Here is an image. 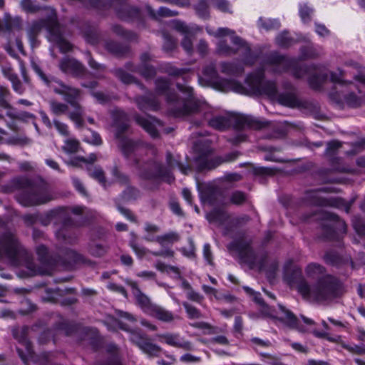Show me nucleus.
I'll list each match as a JSON object with an SVG mask.
<instances>
[{"instance_id":"c9c22d12","label":"nucleus","mask_w":365,"mask_h":365,"mask_svg":"<svg viewBox=\"0 0 365 365\" xmlns=\"http://www.w3.org/2000/svg\"><path fill=\"white\" fill-rule=\"evenodd\" d=\"M305 272L309 278L317 279V280L324 276L326 269L319 264L310 263L307 266Z\"/></svg>"},{"instance_id":"c85d7f7f","label":"nucleus","mask_w":365,"mask_h":365,"mask_svg":"<svg viewBox=\"0 0 365 365\" xmlns=\"http://www.w3.org/2000/svg\"><path fill=\"white\" fill-rule=\"evenodd\" d=\"M136 103L139 109L143 111L147 110H157L160 108L159 102L153 94L137 98Z\"/></svg>"},{"instance_id":"412c9836","label":"nucleus","mask_w":365,"mask_h":365,"mask_svg":"<svg viewBox=\"0 0 365 365\" xmlns=\"http://www.w3.org/2000/svg\"><path fill=\"white\" fill-rule=\"evenodd\" d=\"M113 126L115 128V138H121L129 128L128 118L125 112L115 110L112 112Z\"/></svg>"},{"instance_id":"5701e85b","label":"nucleus","mask_w":365,"mask_h":365,"mask_svg":"<svg viewBox=\"0 0 365 365\" xmlns=\"http://www.w3.org/2000/svg\"><path fill=\"white\" fill-rule=\"evenodd\" d=\"M332 189L330 187H321L317 190H308L304 192L302 201L309 205L324 206L326 205L324 198L319 196V192H331Z\"/></svg>"},{"instance_id":"2f4dec72","label":"nucleus","mask_w":365,"mask_h":365,"mask_svg":"<svg viewBox=\"0 0 365 365\" xmlns=\"http://www.w3.org/2000/svg\"><path fill=\"white\" fill-rule=\"evenodd\" d=\"M146 9L149 16L153 19H158V17H174L179 15V12L178 11L171 10L165 6L160 7L157 11H155L150 6H147Z\"/></svg>"},{"instance_id":"a211bd4d","label":"nucleus","mask_w":365,"mask_h":365,"mask_svg":"<svg viewBox=\"0 0 365 365\" xmlns=\"http://www.w3.org/2000/svg\"><path fill=\"white\" fill-rule=\"evenodd\" d=\"M284 87L287 89V91L282 93L279 95L277 93L274 97L277 96L278 102L288 107H297L300 106V101L297 96V93L295 88L292 86L289 83H285L284 84ZM271 98H274V96H270Z\"/></svg>"},{"instance_id":"09e8293b","label":"nucleus","mask_w":365,"mask_h":365,"mask_svg":"<svg viewBox=\"0 0 365 365\" xmlns=\"http://www.w3.org/2000/svg\"><path fill=\"white\" fill-rule=\"evenodd\" d=\"M230 125V120L223 116H215L210 120L209 125L212 128L222 130L228 128Z\"/></svg>"},{"instance_id":"bf43d9fd","label":"nucleus","mask_w":365,"mask_h":365,"mask_svg":"<svg viewBox=\"0 0 365 365\" xmlns=\"http://www.w3.org/2000/svg\"><path fill=\"white\" fill-rule=\"evenodd\" d=\"M80 148L79 142L76 139H68L62 147L63 150L67 153H75Z\"/></svg>"},{"instance_id":"1a4fd4ad","label":"nucleus","mask_w":365,"mask_h":365,"mask_svg":"<svg viewBox=\"0 0 365 365\" xmlns=\"http://www.w3.org/2000/svg\"><path fill=\"white\" fill-rule=\"evenodd\" d=\"M166 166L162 163H155L154 168L155 169V173H142V175L146 178H150L155 176H165V181L171 183L175 180V177L173 175V170L175 168H178L185 175L191 170L189 165H183L178 159L174 158L170 151L166 153Z\"/></svg>"},{"instance_id":"bb28decb","label":"nucleus","mask_w":365,"mask_h":365,"mask_svg":"<svg viewBox=\"0 0 365 365\" xmlns=\"http://www.w3.org/2000/svg\"><path fill=\"white\" fill-rule=\"evenodd\" d=\"M36 254L40 262L49 268H52L58 264L57 255H51L44 245H39L36 247Z\"/></svg>"},{"instance_id":"72a5a7b5","label":"nucleus","mask_w":365,"mask_h":365,"mask_svg":"<svg viewBox=\"0 0 365 365\" xmlns=\"http://www.w3.org/2000/svg\"><path fill=\"white\" fill-rule=\"evenodd\" d=\"M279 308L282 313L284 314V317H280L279 319L286 323L290 327L300 329L299 322L297 317L284 306L279 304Z\"/></svg>"},{"instance_id":"39448f33","label":"nucleus","mask_w":365,"mask_h":365,"mask_svg":"<svg viewBox=\"0 0 365 365\" xmlns=\"http://www.w3.org/2000/svg\"><path fill=\"white\" fill-rule=\"evenodd\" d=\"M0 255L6 257L14 267L24 265L31 271H36L32 257L13 232L6 231L0 236Z\"/></svg>"},{"instance_id":"6ab92c4d","label":"nucleus","mask_w":365,"mask_h":365,"mask_svg":"<svg viewBox=\"0 0 365 365\" xmlns=\"http://www.w3.org/2000/svg\"><path fill=\"white\" fill-rule=\"evenodd\" d=\"M125 282L131 287L132 293L134 295L138 304L145 313L148 314L155 304H153L149 297L142 292L137 282L130 279H126Z\"/></svg>"},{"instance_id":"774afa93","label":"nucleus","mask_w":365,"mask_h":365,"mask_svg":"<svg viewBox=\"0 0 365 365\" xmlns=\"http://www.w3.org/2000/svg\"><path fill=\"white\" fill-rule=\"evenodd\" d=\"M259 25L262 28L267 31L272 29H278L280 26L279 22L276 19H267L264 20L260 18L259 20Z\"/></svg>"},{"instance_id":"864d4df0","label":"nucleus","mask_w":365,"mask_h":365,"mask_svg":"<svg viewBox=\"0 0 365 365\" xmlns=\"http://www.w3.org/2000/svg\"><path fill=\"white\" fill-rule=\"evenodd\" d=\"M111 173L115 178L116 182L121 185H127L130 182V177L120 171L118 166L115 165L112 168Z\"/></svg>"},{"instance_id":"338daca9","label":"nucleus","mask_w":365,"mask_h":365,"mask_svg":"<svg viewBox=\"0 0 365 365\" xmlns=\"http://www.w3.org/2000/svg\"><path fill=\"white\" fill-rule=\"evenodd\" d=\"M230 202L236 205H241L247 200V195L242 191H235L230 197Z\"/></svg>"},{"instance_id":"e433bc0d","label":"nucleus","mask_w":365,"mask_h":365,"mask_svg":"<svg viewBox=\"0 0 365 365\" xmlns=\"http://www.w3.org/2000/svg\"><path fill=\"white\" fill-rule=\"evenodd\" d=\"M165 341L171 346L182 348L185 350L192 349V345L189 341H180L176 334H165L160 336Z\"/></svg>"},{"instance_id":"7c9ffc66","label":"nucleus","mask_w":365,"mask_h":365,"mask_svg":"<svg viewBox=\"0 0 365 365\" xmlns=\"http://www.w3.org/2000/svg\"><path fill=\"white\" fill-rule=\"evenodd\" d=\"M148 314L163 322H171L175 319L171 312L155 304L151 308Z\"/></svg>"},{"instance_id":"7ed1b4c3","label":"nucleus","mask_w":365,"mask_h":365,"mask_svg":"<svg viewBox=\"0 0 365 365\" xmlns=\"http://www.w3.org/2000/svg\"><path fill=\"white\" fill-rule=\"evenodd\" d=\"M32 68L46 86L52 88L56 94L63 96L65 101L73 108V110L68 113V118L75 123L76 128H83L85 125L83 119L84 108L79 103L81 98V91L77 88L66 85L63 81L53 76L46 75L35 63L32 64Z\"/></svg>"},{"instance_id":"8fccbe9b","label":"nucleus","mask_w":365,"mask_h":365,"mask_svg":"<svg viewBox=\"0 0 365 365\" xmlns=\"http://www.w3.org/2000/svg\"><path fill=\"white\" fill-rule=\"evenodd\" d=\"M51 111L56 115H61L63 114H67L69 110V106L68 103H64L56 101H50Z\"/></svg>"},{"instance_id":"0e129e2a","label":"nucleus","mask_w":365,"mask_h":365,"mask_svg":"<svg viewBox=\"0 0 365 365\" xmlns=\"http://www.w3.org/2000/svg\"><path fill=\"white\" fill-rule=\"evenodd\" d=\"M313 13V9L309 7L307 4L300 5L299 16L304 23H308L311 21V16Z\"/></svg>"},{"instance_id":"dca6fc26","label":"nucleus","mask_w":365,"mask_h":365,"mask_svg":"<svg viewBox=\"0 0 365 365\" xmlns=\"http://www.w3.org/2000/svg\"><path fill=\"white\" fill-rule=\"evenodd\" d=\"M50 14L46 18V24L45 28L48 34L50 41L54 42L59 41L63 36L61 25L58 21L56 10L53 8H48Z\"/></svg>"},{"instance_id":"4468645a","label":"nucleus","mask_w":365,"mask_h":365,"mask_svg":"<svg viewBox=\"0 0 365 365\" xmlns=\"http://www.w3.org/2000/svg\"><path fill=\"white\" fill-rule=\"evenodd\" d=\"M59 68L62 72L77 78H81L87 73L86 68L80 61L68 57H65L60 61Z\"/></svg>"},{"instance_id":"a878e982","label":"nucleus","mask_w":365,"mask_h":365,"mask_svg":"<svg viewBox=\"0 0 365 365\" xmlns=\"http://www.w3.org/2000/svg\"><path fill=\"white\" fill-rule=\"evenodd\" d=\"M104 48L109 53L118 58L127 56L130 52L129 46L113 40H106Z\"/></svg>"},{"instance_id":"aec40b11","label":"nucleus","mask_w":365,"mask_h":365,"mask_svg":"<svg viewBox=\"0 0 365 365\" xmlns=\"http://www.w3.org/2000/svg\"><path fill=\"white\" fill-rule=\"evenodd\" d=\"M324 259L327 264L334 266L338 269L346 267H350L351 269H354V262L350 257L348 256H340L336 252H327L324 257Z\"/></svg>"},{"instance_id":"423d86ee","label":"nucleus","mask_w":365,"mask_h":365,"mask_svg":"<svg viewBox=\"0 0 365 365\" xmlns=\"http://www.w3.org/2000/svg\"><path fill=\"white\" fill-rule=\"evenodd\" d=\"M13 185L20 191L17 199L24 206L30 207L45 204L53 199L45 186L34 183L28 178H16L14 180Z\"/></svg>"},{"instance_id":"c03bdc74","label":"nucleus","mask_w":365,"mask_h":365,"mask_svg":"<svg viewBox=\"0 0 365 365\" xmlns=\"http://www.w3.org/2000/svg\"><path fill=\"white\" fill-rule=\"evenodd\" d=\"M111 31L116 36L128 41H133L137 38L135 33L125 29L122 26L114 24L111 26Z\"/></svg>"},{"instance_id":"13d9d810","label":"nucleus","mask_w":365,"mask_h":365,"mask_svg":"<svg viewBox=\"0 0 365 365\" xmlns=\"http://www.w3.org/2000/svg\"><path fill=\"white\" fill-rule=\"evenodd\" d=\"M141 349L146 354L150 356H158L161 351V348L158 345L153 344L148 339L145 344L141 347Z\"/></svg>"},{"instance_id":"680f3d73","label":"nucleus","mask_w":365,"mask_h":365,"mask_svg":"<svg viewBox=\"0 0 365 365\" xmlns=\"http://www.w3.org/2000/svg\"><path fill=\"white\" fill-rule=\"evenodd\" d=\"M170 87V82L164 78H158L155 80V91L158 94L165 93Z\"/></svg>"},{"instance_id":"4c0bfd02","label":"nucleus","mask_w":365,"mask_h":365,"mask_svg":"<svg viewBox=\"0 0 365 365\" xmlns=\"http://www.w3.org/2000/svg\"><path fill=\"white\" fill-rule=\"evenodd\" d=\"M125 189L122 192L118 199L115 200L129 202L131 200H135L140 195V190L134 187L129 185H125Z\"/></svg>"},{"instance_id":"c756f323","label":"nucleus","mask_w":365,"mask_h":365,"mask_svg":"<svg viewBox=\"0 0 365 365\" xmlns=\"http://www.w3.org/2000/svg\"><path fill=\"white\" fill-rule=\"evenodd\" d=\"M134 118L136 123L143 129H145L151 135L152 138H155L158 137V132L153 123V121L159 123L160 121L158 120L150 118V119L153 120L152 121L151 120L139 115H135Z\"/></svg>"},{"instance_id":"4be33fe9","label":"nucleus","mask_w":365,"mask_h":365,"mask_svg":"<svg viewBox=\"0 0 365 365\" xmlns=\"http://www.w3.org/2000/svg\"><path fill=\"white\" fill-rule=\"evenodd\" d=\"M113 9L118 17L124 21L135 20L140 17V9L127 3L114 5Z\"/></svg>"},{"instance_id":"b1692460","label":"nucleus","mask_w":365,"mask_h":365,"mask_svg":"<svg viewBox=\"0 0 365 365\" xmlns=\"http://www.w3.org/2000/svg\"><path fill=\"white\" fill-rule=\"evenodd\" d=\"M46 24V18L33 21L27 27L26 33L29 37L31 46L35 47L38 45L37 37L45 28Z\"/></svg>"},{"instance_id":"9b49d317","label":"nucleus","mask_w":365,"mask_h":365,"mask_svg":"<svg viewBox=\"0 0 365 365\" xmlns=\"http://www.w3.org/2000/svg\"><path fill=\"white\" fill-rule=\"evenodd\" d=\"M323 218L326 220L322 225V236L327 240H334L338 233H345L346 225L344 221L331 212H324Z\"/></svg>"},{"instance_id":"20e7f679","label":"nucleus","mask_w":365,"mask_h":365,"mask_svg":"<svg viewBox=\"0 0 365 365\" xmlns=\"http://www.w3.org/2000/svg\"><path fill=\"white\" fill-rule=\"evenodd\" d=\"M176 86L179 91L185 96L180 98L175 93H169L166 96V99L170 105V113L176 118H184L189 115L197 114L206 109L205 103L197 100L193 93L192 88L177 83Z\"/></svg>"},{"instance_id":"e2e57ef3","label":"nucleus","mask_w":365,"mask_h":365,"mask_svg":"<svg viewBox=\"0 0 365 365\" xmlns=\"http://www.w3.org/2000/svg\"><path fill=\"white\" fill-rule=\"evenodd\" d=\"M163 50L166 52L173 51L177 46L176 40L168 33H163Z\"/></svg>"},{"instance_id":"9d476101","label":"nucleus","mask_w":365,"mask_h":365,"mask_svg":"<svg viewBox=\"0 0 365 365\" xmlns=\"http://www.w3.org/2000/svg\"><path fill=\"white\" fill-rule=\"evenodd\" d=\"M284 280L291 287L296 288L303 297H307L309 283L304 277L301 268L292 264H286L284 269Z\"/></svg>"},{"instance_id":"ea45409f","label":"nucleus","mask_w":365,"mask_h":365,"mask_svg":"<svg viewBox=\"0 0 365 365\" xmlns=\"http://www.w3.org/2000/svg\"><path fill=\"white\" fill-rule=\"evenodd\" d=\"M83 33L88 43L95 45L99 42L100 34L96 26H86L83 29Z\"/></svg>"},{"instance_id":"6e6d98bb","label":"nucleus","mask_w":365,"mask_h":365,"mask_svg":"<svg viewBox=\"0 0 365 365\" xmlns=\"http://www.w3.org/2000/svg\"><path fill=\"white\" fill-rule=\"evenodd\" d=\"M228 217V214L222 210H215L207 216L210 222H217L220 224H223Z\"/></svg>"},{"instance_id":"603ef678","label":"nucleus","mask_w":365,"mask_h":365,"mask_svg":"<svg viewBox=\"0 0 365 365\" xmlns=\"http://www.w3.org/2000/svg\"><path fill=\"white\" fill-rule=\"evenodd\" d=\"M180 240L178 234L175 232H170L164 235L157 236L155 241L159 243L161 246L165 247L168 244H173Z\"/></svg>"},{"instance_id":"37998d69","label":"nucleus","mask_w":365,"mask_h":365,"mask_svg":"<svg viewBox=\"0 0 365 365\" xmlns=\"http://www.w3.org/2000/svg\"><path fill=\"white\" fill-rule=\"evenodd\" d=\"M136 73H139L145 79L150 80L155 76L157 71L153 66L149 63H144L140 64L138 66Z\"/></svg>"},{"instance_id":"49530a36","label":"nucleus","mask_w":365,"mask_h":365,"mask_svg":"<svg viewBox=\"0 0 365 365\" xmlns=\"http://www.w3.org/2000/svg\"><path fill=\"white\" fill-rule=\"evenodd\" d=\"M56 329L63 333L66 336L71 335L76 330V326L66 319H61L56 324Z\"/></svg>"},{"instance_id":"3c124183","label":"nucleus","mask_w":365,"mask_h":365,"mask_svg":"<svg viewBox=\"0 0 365 365\" xmlns=\"http://www.w3.org/2000/svg\"><path fill=\"white\" fill-rule=\"evenodd\" d=\"M23 11L29 14H36L43 9V7L36 4L33 0H21L20 3ZM48 7H43L44 9H48Z\"/></svg>"},{"instance_id":"de8ad7c7","label":"nucleus","mask_w":365,"mask_h":365,"mask_svg":"<svg viewBox=\"0 0 365 365\" xmlns=\"http://www.w3.org/2000/svg\"><path fill=\"white\" fill-rule=\"evenodd\" d=\"M56 329L63 333L66 336L71 335L76 330V326L66 319H61L56 324Z\"/></svg>"},{"instance_id":"4d7b16f0","label":"nucleus","mask_w":365,"mask_h":365,"mask_svg":"<svg viewBox=\"0 0 365 365\" xmlns=\"http://www.w3.org/2000/svg\"><path fill=\"white\" fill-rule=\"evenodd\" d=\"M313 334L315 336H317L318 338L326 339L331 342H336V343L341 344L343 347H344L346 349L350 350V348L348 346L344 344L341 342V337L340 336H336L333 337V336H331L327 332L319 331L317 330H314L313 331Z\"/></svg>"},{"instance_id":"052dcab7","label":"nucleus","mask_w":365,"mask_h":365,"mask_svg":"<svg viewBox=\"0 0 365 365\" xmlns=\"http://www.w3.org/2000/svg\"><path fill=\"white\" fill-rule=\"evenodd\" d=\"M130 339L141 349L143 345L147 341L148 338L145 335L141 334L139 331L133 330L130 331Z\"/></svg>"},{"instance_id":"f3484780","label":"nucleus","mask_w":365,"mask_h":365,"mask_svg":"<svg viewBox=\"0 0 365 365\" xmlns=\"http://www.w3.org/2000/svg\"><path fill=\"white\" fill-rule=\"evenodd\" d=\"M119 140V148L123 155L128 159L131 155L136 156L138 152L144 148V145L140 141H135L121 135V138H116ZM137 158L135 157L133 160Z\"/></svg>"},{"instance_id":"0eeeda50","label":"nucleus","mask_w":365,"mask_h":365,"mask_svg":"<svg viewBox=\"0 0 365 365\" xmlns=\"http://www.w3.org/2000/svg\"><path fill=\"white\" fill-rule=\"evenodd\" d=\"M309 292L305 299L313 298L318 302H329L343 294L341 282L331 274L318 279L313 285L308 286Z\"/></svg>"},{"instance_id":"f257e3e1","label":"nucleus","mask_w":365,"mask_h":365,"mask_svg":"<svg viewBox=\"0 0 365 365\" xmlns=\"http://www.w3.org/2000/svg\"><path fill=\"white\" fill-rule=\"evenodd\" d=\"M282 73L292 71L296 78H301L308 72L307 66H299L295 60L290 59L277 52L267 54L261 63V68L249 74L245 80L246 86L232 79H223L220 84L222 91H233L247 95H266L274 96L277 94V84L273 81L264 80V71Z\"/></svg>"},{"instance_id":"69168bd1","label":"nucleus","mask_w":365,"mask_h":365,"mask_svg":"<svg viewBox=\"0 0 365 365\" xmlns=\"http://www.w3.org/2000/svg\"><path fill=\"white\" fill-rule=\"evenodd\" d=\"M293 42V39L288 36V33L284 31L279 34L276 38V43L278 46L283 48H287Z\"/></svg>"},{"instance_id":"a18cd8bd","label":"nucleus","mask_w":365,"mask_h":365,"mask_svg":"<svg viewBox=\"0 0 365 365\" xmlns=\"http://www.w3.org/2000/svg\"><path fill=\"white\" fill-rule=\"evenodd\" d=\"M193 8L198 16L208 19L210 18L209 4L207 0H198Z\"/></svg>"},{"instance_id":"6e6552de","label":"nucleus","mask_w":365,"mask_h":365,"mask_svg":"<svg viewBox=\"0 0 365 365\" xmlns=\"http://www.w3.org/2000/svg\"><path fill=\"white\" fill-rule=\"evenodd\" d=\"M231 42L235 47L230 46L224 40H221L217 43V52L224 56H231L240 53L242 57V61L245 65L252 66L259 58V54L252 51L250 46L242 38L237 36L231 37Z\"/></svg>"},{"instance_id":"2eb2a0df","label":"nucleus","mask_w":365,"mask_h":365,"mask_svg":"<svg viewBox=\"0 0 365 365\" xmlns=\"http://www.w3.org/2000/svg\"><path fill=\"white\" fill-rule=\"evenodd\" d=\"M155 163H161L160 162L149 160L143 163H140V160L138 158H135L132 160L131 166L134 167L136 170V175L141 180L150 181L155 180L158 179H163L165 181V176H155L151 177L150 178H144L142 175V173H155V169L154 168Z\"/></svg>"},{"instance_id":"5fc2aeb1","label":"nucleus","mask_w":365,"mask_h":365,"mask_svg":"<svg viewBox=\"0 0 365 365\" xmlns=\"http://www.w3.org/2000/svg\"><path fill=\"white\" fill-rule=\"evenodd\" d=\"M112 72L123 83L130 84L138 82L133 76L126 73L123 68H115Z\"/></svg>"},{"instance_id":"cd10ccee","label":"nucleus","mask_w":365,"mask_h":365,"mask_svg":"<svg viewBox=\"0 0 365 365\" xmlns=\"http://www.w3.org/2000/svg\"><path fill=\"white\" fill-rule=\"evenodd\" d=\"M61 252L63 257L57 256L58 264H84L86 262L85 257L73 250H65Z\"/></svg>"},{"instance_id":"473e14b6","label":"nucleus","mask_w":365,"mask_h":365,"mask_svg":"<svg viewBox=\"0 0 365 365\" xmlns=\"http://www.w3.org/2000/svg\"><path fill=\"white\" fill-rule=\"evenodd\" d=\"M170 27L185 36H194L195 34V29L194 27H191L185 22L178 19L171 21Z\"/></svg>"},{"instance_id":"ddd939ff","label":"nucleus","mask_w":365,"mask_h":365,"mask_svg":"<svg viewBox=\"0 0 365 365\" xmlns=\"http://www.w3.org/2000/svg\"><path fill=\"white\" fill-rule=\"evenodd\" d=\"M76 222L71 217H66L61 227L57 232V237L68 244H76L78 240V233L76 230Z\"/></svg>"},{"instance_id":"f8f14e48","label":"nucleus","mask_w":365,"mask_h":365,"mask_svg":"<svg viewBox=\"0 0 365 365\" xmlns=\"http://www.w3.org/2000/svg\"><path fill=\"white\" fill-rule=\"evenodd\" d=\"M232 124L237 130L246 128L264 130L271 128L272 123L267 120H259L251 115H237L233 117Z\"/></svg>"},{"instance_id":"f03ea898","label":"nucleus","mask_w":365,"mask_h":365,"mask_svg":"<svg viewBox=\"0 0 365 365\" xmlns=\"http://www.w3.org/2000/svg\"><path fill=\"white\" fill-rule=\"evenodd\" d=\"M252 240L242 236L227 245L230 252L236 251L240 262L246 264L250 269L258 267L259 271H265L267 278L274 279L279 263L276 259H269L265 252L257 254L252 247Z\"/></svg>"},{"instance_id":"f704fd0d","label":"nucleus","mask_w":365,"mask_h":365,"mask_svg":"<svg viewBox=\"0 0 365 365\" xmlns=\"http://www.w3.org/2000/svg\"><path fill=\"white\" fill-rule=\"evenodd\" d=\"M220 156L213 158H200L197 159V169L200 171L204 170H212L222 164Z\"/></svg>"},{"instance_id":"a19ab883","label":"nucleus","mask_w":365,"mask_h":365,"mask_svg":"<svg viewBox=\"0 0 365 365\" xmlns=\"http://www.w3.org/2000/svg\"><path fill=\"white\" fill-rule=\"evenodd\" d=\"M221 72L230 76H239L244 72L242 66L235 63L223 62L220 64Z\"/></svg>"},{"instance_id":"393cba45","label":"nucleus","mask_w":365,"mask_h":365,"mask_svg":"<svg viewBox=\"0 0 365 365\" xmlns=\"http://www.w3.org/2000/svg\"><path fill=\"white\" fill-rule=\"evenodd\" d=\"M23 29V20L20 16H11L5 14L2 20V31L9 34L14 31H21Z\"/></svg>"},{"instance_id":"79ce46f5","label":"nucleus","mask_w":365,"mask_h":365,"mask_svg":"<svg viewBox=\"0 0 365 365\" xmlns=\"http://www.w3.org/2000/svg\"><path fill=\"white\" fill-rule=\"evenodd\" d=\"M126 0H113L112 1H105L103 0H89L91 6L98 10L104 11L113 7L114 5H119L122 3H126Z\"/></svg>"},{"instance_id":"58836bf2","label":"nucleus","mask_w":365,"mask_h":365,"mask_svg":"<svg viewBox=\"0 0 365 365\" xmlns=\"http://www.w3.org/2000/svg\"><path fill=\"white\" fill-rule=\"evenodd\" d=\"M220 190L215 186H207L202 191V196L210 204H215L221 196Z\"/></svg>"}]
</instances>
